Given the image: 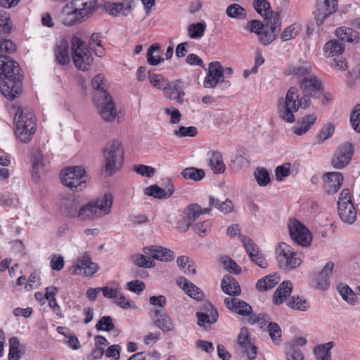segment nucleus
<instances>
[{
  "label": "nucleus",
  "mask_w": 360,
  "mask_h": 360,
  "mask_svg": "<svg viewBox=\"0 0 360 360\" xmlns=\"http://www.w3.org/2000/svg\"><path fill=\"white\" fill-rule=\"evenodd\" d=\"M335 35L340 41L352 42L358 37V33L352 28L341 27L335 30Z\"/></svg>",
  "instance_id": "4c0bfd02"
},
{
  "label": "nucleus",
  "mask_w": 360,
  "mask_h": 360,
  "mask_svg": "<svg viewBox=\"0 0 360 360\" xmlns=\"http://www.w3.org/2000/svg\"><path fill=\"white\" fill-rule=\"evenodd\" d=\"M307 343V339H294L288 344L285 349L287 360H302L303 356L298 347Z\"/></svg>",
  "instance_id": "393cba45"
},
{
  "label": "nucleus",
  "mask_w": 360,
  "mask_h": 360,
  "mask_svg": "<svg viewBox=\"0 0 360 360\" xmlns=\"http://www.w3.org/2000/svg\"><path fill=\"white\" fill-rule=\"evenodd\" d=\"M254 176L259 186H266L270 182L269 172L264 167H257L254 172Z\"/></svg>",
  "instance_id": "09e8293b"
},
{
  "label": "nucleus",
  "mask_w": 360,
  "mask_h": 360,
  "mask_svg": "<svg viewBox=\"0 0 360 360\" xmlns=\"http://www.w3.org/2000/svg\"><path fill=\"white\" fill-rule=\"evenodd\" d=\"M345 49V44L337 39L330 40L323 46V52L326 57L338 56L342 54Z\"/></svg>",
  "instance_id": "72a5a7b5"
},
{
  "label": "nucleus",
  "mask_w": 360,
  "mask_h": 360,
  "mask_svg": "<svg viewBox=\"0 0 360 360\" xmlns=\"http://www.w3.org/2000/svg\"><path fill=\"white\" fill-rule=\"evenodd\" d=\"M224 304L232 311L242 316H250L252 314V307L246 302L236 297H226Z\"/></svg>",
  "instance_id": "a211bd4d"
},
{
  "label": "nucleus",
  "mask_w": 360,
  "mask_h": 360,
  "mask_svg": "<svg viewBox=\"0 0 360 360\" xmlns=\"http://www.w3.org/2000/svg\"><path fill=\"white\" fill-rule=\"evenodd\" d=\"M354 153V148L351 143H345L334 153L331 160L332 165L337 169L345 167L350 162Z\"/></svg>",
  "instance_id": "f8f14e48"
},
{
  "label": "nucleus",
  "mask_w": 360,
  "mask_h": 360,
  "mask_svg": "<svg viewBox=\"0 0 360 360\" xmlns=\"http://www.w3.org/2000/svg\"><path fill=\"white\" fill-rule=\"evenodd\" d=\"M326 181V190L329 194L335 193L341 186L343 176L340 172H328L323 176Z\"/></svg>",
  "instance_id": "b1692460"
},
{
  "label": "nucleus",
  "mask_w": 360,
  "mask_h": 360,
  "mask_svg": "<svg viewBox=\"0 0 360 360\" xmlns=\"http://www.w3.org/2000/svg\"><path fill=\"white\" fill-rule=\"evenodd\" d=\"M238 344L242 352L245 353L249 359L252 360L256 357L257 347L250 342V339H238Z\"/></svg>",
  "instance_id": "37998d69"
},
{
  "label": "nucleus",
  "mask_w": 360,
  "mask_h": 360,
  "mask_svg": "<svg viewBox=\"0 0 360 360\" xmlns=\"http://www.w3.org/2000/svg\"><path fill=\"white\" fill-rule=\"evenodd\" d=\"M91 85L93 88L96 89V92L94 96L100 95V93H103V94H110L107 91V82L103 74H98L96 75L91 80Z\"/></svg>",
  "instance_id": "ea45409f"
},
{
  "label": "nucleus",
  "mask_w": 360,
  "mask_h": 360,
  "mask_svg": "<svg viewBox=\"0 0 360 360\" xmlns=\"http://www.w3.org/2000/svg\"><path fill=\"white\" fill-rule=\"evenodd\" d=\"M248 321L250 323L252 324L257 323L260 326L261 329L264 330L266 329V326L269 323L271 322L270 317L266 314L264 313L259 314H251L248 317Z\"/></svg>",
  "instance_id": "3c124183"
},
{
  "label": "nucleus",
  "mask_w": 360,
  "mask_h": 360,
  "mask_svg": "<svg viewBox=\"0 0 360 360\" xmlns=\"http://www.w3.org/2000/svg\"><path fill=\"white\" fill-rule=\"evenodd\" d=\"M240 240L251 261L261 268H266L268 266L267 261L265 259L262 253L259 251L258 247L252 242V240L243 236H240Z\"/></svg>",
  "instance_id": "ddd939ff"
},
{
  "label": "nucleus",
  "mask_w": 360,
  "mask_h": 360,
  "mask_svg": "<svg viewBox=\"0 0 360 360\" xmlns=\"http://www.w3.org/2000/svg\"><path fill=\"white\" fill-rule=\"evenodd\" d=\"M13 122L16 138L22 143H29L37 129L35 115L32 110L18 107Z\"/></svg>",
  "instance_id": "20e7f679"
},
{
  "label": "nucleus",
  "mask_w": 360,
  "mask_h": 360,
  "mask_svg": "<svg viewBox=\"0 0 360 360\" xmlns=\"http://www.w3.org/2000/svg\"><path fill=\"white\" fill-rule=\"evenodd\" d=\"M290 236L297 244L307 247L311 244L312 236L307 228L297 220L290 221L288 225Z\"/></svg>",
  "instance_id": "9b49d317"
},
{
  "label": "nucleus",
  "mask_w": 360,
  "mask_h": 360,
  "mask_svg": "<svg viewBox=\"0 0 360 360\" xmlns=\"http://www.w3.org/2000/svg\"><path fill=\"white\" fill-rule=\"evenodd\" d=\"M181 174L184 179L195 181H200L205 175L203 169L195 167H187L183 169Z\"/></svg>",
  "instance_id": "a18cd8bd"
},
{
  "label": "nucleus",
  "mask_w": 360,
  "mask_h": 360,
  "mask_svg": "<svg viewBox=\"0 0 360 360\" xmlns=\"http://www.w3.org/2000/svg\"><path fill=\"white\" fill-rule=\"evenodd\" d=\"M134 171L146 177H152L155 173V169L145 165H139L134 167Z\"/></svg>",
  "instance_id": "338daca9"
},
{
  "label": "nucleus",
  "mask_w": 360,
  "mask_h": 360,
  "mask_svg": "<svg viewBox=\"0 0 360 360\" xmlns=\"http://www.w3.org/2000/svg\"><path fill=\"white\" fill-rule=\"evenodd\" d=\"M143 252L153 258L162 262L172 261L174 257L173 251L169 249L161 246H150L146 247Z\"/></svg>",
  "instance_id": "aec40b11"
},
{
  "label": "nucleus",
  "mask_w": 360,
  "mask_h": 360,
  "mask_svg": "<svg viewBox=\"0 0 360 360\" xmlns=\"http://www.w3.org/2000/svg\"><path fill=\"white\" fill-rule=\"evenodd\" d=\"M340 295L348 303L354 304L356 297L355 293L347 285L339 288Z\"/></svg>",
  "instance_id": "69168bd1"
},
{
  "label": "nucleus",
  "mask_w": 360,
  "mask_h": 360,
  "mask_svg": "<svg viewBox=\"0 0 360 360\" xmlns=\"http://www.w3.org/2000/svg\"><path fill=\"white\" fill-rule=\"evenodd\" d=\"M276 259L280 269L290 271L302 262V255L285 243H280L275 250Z\"/></svg>",
  "instance_id": "423d86ee"
},
{
  "label": "nucleus",
  "mask_w": 360,
  "mask_h": 360,
  "mask_svg": "<svg viewBox=\"0 0 360 360\" xmlns=\"http://www.w3.org/2000/svg\"><path fill=\"white\" fill-rule=\"evenodd\" d=\"M350 122L353 129L360 133V104L354 107L350 115Z\"/></svg>",
  "instance_id": "5fc2aeb1"
},
{
  "label": "nucleus",
  "mask_w": 360,
  "mask_h": 360,
  "mask_svg": "<svg viewBox=\"0 0 360 360\" xmlns=\"http://www.w3.org/2000/svg\"><path fill=\"white\" fill-rule=\"evenodd\" d=\"M198 133L197 128L195 127H180L178 130L174 131V134L178 137L190 136L193 137Z\"/></svg>",
  "instance_id": "680f3d73"
},
{
  "label": "nucleus",
  "mask_w": 360,
  "mask_h": 360,
  "mask_svg": "<svg viewBox=\"0 0 360 360\" xmlns=\"http://www.w3.org/2000/svg\"><path fill=\"white\" fill-rule=\"evenodd\" d=\"M311 97L313 96L309 94L303 93V96L299 99L297 88L290 87L286 93L284 101L278 104L279 117L287 122H294L295 120L294 113L297 111L299 107L302 108H309Z\"/></svg>",
  "instance_id": "7ed1b4c3"
},
{
  "label": "nucleus",
  "mask_w": 360,
  "mask_h": 360,
  "mask_svg": "<svg viewBox=\"0 0 360 360\" xmlns=\"http://www.w3.org/2000/svg\"><path fill=\"white\" fill-rule=\"evenodd\" d=\"M288 305L293 309L302 311H305L309 308V302L307 300L300 296H292Z\"/></svg>",
  "instance_id": "49530a36"
},
{
  "label": "nucleus",
  "mask_w": 360,
  "mask_h": 360,
  "mask_svg": "<svg viewBox=\"0 0 360 360\" xmlns=\"http://www.w3.org/2000/svg\"><path fill=\"white\" fill-rule=\"evenodd\" d=\"M338 214L342 221L352 224L356 219V211L353 203H340L338 206Z\"/></svg>",
  "instance_id": "a878e982"
},
{
  "label": "nucleus",
  "mask_w": 360,
  "mask_h": 360,
  "mask_svg": "<svg viewBox=\"0 0 360 360\" xmlns=\"http://www.w3.org/2000/svg\"><path fill=\"white\" fill-rule=\"evenodd\" d=\"M311 70V66L307 63H303L300 65L290 66L287 70V72L288 75L301 77L309 74Z\"/></svg>",
  "instance_id": "8fccbe9b"
},
{
  "label": "nucleus",
  "mask_w": 360,
  "mask_h": 360,
  "mask_svg": "<svg viewBox=\"0 0 360 360\" xmlns=\"http://www.w3.org/2000/svg\"><path fill=\"white\" fill-rule=\"evenodd\" d=\"M334 268V263L328 262L326 264L320 274L316 277V288L320 290L328 289L330 285V276Z\"/></svg>",
  "instance_id": "bb28decb"
},
{
  "label": "nucleus",
  "mask_w": 360,
  "mask_h": 360,
  "mask_svg": "<svg viewBox=\"0 0 360 360\" xmlns=\"http://www.w3.org/2000/svg\"><path fill=\"white\" fill-rule=\"evenodd\" d=\"M264 18L266 20V27L258 36L259 41L263 45L266 46L270 44L276 39V37L279 33L281 30V20L278 13L275 14L272 13L271 17Z\"/></svg>",
  "instance_id": "9d476101"
},
{
  "label": "nucleus",
  "mask_w": 360,
  "mask_h": 360,
  "mask_svg": "<svg viewBox=\"0 0 360 360\" xmlns=\"http://www.w3.org/2000/svg\"><path fill=\"white\" fill-rule=\"evenodd\" d=\"M160 46L158 44H153L147 51V61L150 65H157L164 61V58L159 55H154L155 51H159Z\"/></svg>",
  "instance_id": "de8ad7c7"
},
{
  "label": "nucleus",
  "mask_w": 360,
  "mask_h": 360,
  "mask_svg": "<svg viewBox=\"0 0 360 360\" xmlns=\"http://www.w3.org/2000/svg\"><path fill=\"white\" fill-rule=\"evenodd\" d=\"M302 93L309 94L316 97L321 94L322 85L321 81L315 76L305 77L299 82Z\"/></svg>",
  "instance_id": "f3484780"
},
{
  "label": "nucleus",
  "mask_w": 360,
  "mask_h": 360,
  "mask_svg": "<svg viewBox=\"0 0 360 360\" xmlns=\"http://www.w3.org/2000/svg\"><path fill=\"white\" fill-rule=\"evenodd\" d=\"M148 79L150 84L156 89L165 91L169 88V81L162 75L148 72Z\"/></svg>",
  "instance_id": "58836bf2"
},
{
  "label": "nucleus",
  "mask_w": 360,
  "mask_h": 360,
  "mask_svg": "<svg viewBox=\"0 0 360 360\" xmlns=\"http://www.w3.org/2000/svg\"><path fill=\"white\" fill-rule=\"evenodd\" d=\"M115 303L122 309L135 308V303L133 301L128 300L120 290L119 295L115 299Z\"/></svg>",
  "instance_id": "e2e57ef3"
},
{
  "label": "nucleus",
  "mask_w": 360,
  "mask_h": 360,
  "mask_svg": "<svg viewBox=\"0 0 360 360\" xmlns=\"http://www.w3.org/2000/svg\"><path fill=\"white\" fill-rule=\"evenodd\" d=\"M209 204L210 206L217 208L224 214L230 213L233 209V203L229 199H226L225 201H220L217 198L210 197Z\"/></svg>",
  "instance_id": "a19ab883"
},
{
  "label": "nucleus",
  "mask_w": 360,
  "mask_h": 360,
  "mask_svg": "<svg viewBox=\"0 0 360 360\" xmlns=\"http://www.w3.org/2000/svg\"><path fill=\"white\" fill-rule=\"evenodd\" d=\"M104 10L112 16H117L119 13L123 15H127L131 11V4L128 1L120 3L105 2L103 4Z\"/></svg>",
  "instance_id": "5701e85b"
},
{
  "label": "nucleus",
  "mask_w": 360,
  "mask_h": 360,
  "mask_svg": "<svg viewBox=\"0 0 360 360\" xmlns=\"http://www.w3.org/2000/svg\"><path fill=\"white\" fill-rule=\"evenodd\" d=\"M292 289V283L290 281H283L276 290L274 294V301L276 304H282L290 295Z\"/></svg>",
  "instance_id": "c756f323"
},
{
  "label": "nucleus",
  "mask_w": 360,
  "mask_h": 360,
  "mask_svg": "<svg viewBox=\"0 0 360 360\" xmlns=\"http://www.w3.org/2000/svg\"><path fill=\"white\" fill-rule=\"evenodd\" d=\"M94 101L103 120L108 122L115 120L117 116L116 105L110 94L100 93V95L94 96Z\"/></svg>",
  "instance_id": "1a4fd4ad"
},
{
  "label": "nucleus",
  "mask_w": 360,
  "mask_h": 360,
  "mask_svg": "<svg viewBox=\"0 0 360 360\" xmlns=\"http://www.w3.org/2000/svg\"><path fill=\"white\" fill-rule=\"evenodd\" d=\"M96 328L98 330L110 331L114 329L112 319L109 316H104L100 319L96 324Z\"/></svg>",
  "instance_id": "4d7b16f0"
},
{
  "label": "nucleus",
  "mask_w": 360,
  "mask_h": 360,
  "mask_svg": "<svg viewBox=\"0 0 360 360\" xmlns=\"http://www.w3.org/2000/svg\"><path fill=\"white\" fill-rule=\"evenodd\" d=\"M113 196L110 193L80 205L79 198L72 195L62 196L58 206L63 214L84 221L101 218L111 212Z\"/></svg>",
  "instance_id": "f257e3e1"
},
{
  "label": "nucleus",
  "mask_w": 360,
  "mask_h": 360,
  "mask_svg": "<svg viewBox=\"0 0 360 360\" xmlns=\"http://www.w3.org/2000/svg\"><path fill=\"white\" fill-rule=\"evenodd\" d=\"M25 353V346L19 339H9L8 360H19Z\"/></svg>",
  "instance_id": "f704fd0d"
},
{
  "label": "nucleus",
  "mask_w": 360,
  "mask_h": 360,
  "mask_svg": "<svg viewBox=\"0 0 360 360\" xmlns=\"http://www.w3.org/2000/svg\"><path fill=\"white\" fill-rule=\"evenodd\" d=\"M105 167L109 175L117 171L122 165L124 158V150L118 141H112L103 149Z\"/></svg>",
  "instance_id": "6e6552de"
},
{
  "label": "nucleus",
  "mask_w": 360,
  "mask_h": 360,
  "mask_svg": "<svg viewBox=\"0 0 360 360\" xmlns=\"http://www.w3.org/2000/svg\"><path fill=\"white\" fill-rule=\"evenodd\" d=\"M53 52L56 61L58 64L65 65L70 63L69 44L65 39L63 38L56 41Z\"/></svg>",
  "instance_id": "6ab92c4d"
},
{
  "label": "nucleus",
  "mask_w": 360,
  "mask_h": 360,
  "mask_svg": "<svg viewBox=\"0 0 360 360\" xmlns=\"http://www.w3.org/2000/svg\"><path fill=\"white\" fill-rule=\"evenodd\" d=\"M333 342L319 345L314 347V354L316 360H331L330 349L334 347Z\"/></svg>",
  "instance_id": "c9c22d12"
},
{
  "label": "nucleus",
  "mask_w": 360,
  "mask_h": 360,
  "mask_svg": "<svg viewBox=\"0 0 360 360\" xmlns=\"http://www.w3.org/2000/svg\"><path fill=\"white\" fill-rule=\"evenodd\" d=\"M253 5L256 11L262 16L266 18L271 16L273 11L267 0H253Z\"/></svg>",
  "instance_id": "c03bdc74"
},
{
  "label": "nucleus",
  "mask_w": 360,
  "mask_h": 360,
  "mask_svg": "<svg viewBox=\"0 0 360 360\" xmlns=\"http://www.w3.org/2000/svg\"><path fill=\"white\" fill-rule=\"evenodd\" d=\"M134 264L143 268H149L153 266V262L148 259L145 255L137 254L131 257Z\"/></svg>",
  "instance_id": "bf43d9fd"
},
{
  "label": "nucleus",
  "mask_w": 360,
  "mask_h": 360,
  "mask_svg": "<svg viewBox=\"0 0 360 360\" xmlns=\"http://www.w3.org/2000/svg\"><path fill=\"white\" fill-rule=\"evenodd\" d=\"M60 176L63 185L74 192L84 189L89 181L85 169L78 166L63 169Z\"/></svg>",
  "instance_id": "39448f33"
},
{
  "label": "nucleus",
  "mask_w": 360,
  "mask_h": 360,
  "mask_svg": "<svg viewBox=\"0 0 360 360\" xmlns=\"http://www.w3.org/2000/svg\"><path fill=\"white\" fill-rule=\"evenodd\" d=\"M98 265L92 262L88 255H84L77 259L76 264L72 266V271L77 275L91 276L98 270Z\"/></svg>",
  "instance_id": "2eb2a0df"
},
{
  "label": "nucleus",
  "mask_w": 360,
  "mask_h": 360,
  "mask_svg": "<svg viewBox=\"0 0 360 360\" xmlns=\"http://www.w3.org/2000/svg\"><path fill=\"white\" fill-rule=\"evenodd\" d=\"M316 120V116L314 114L304 117L301 121H298L297 124L292 128V132L297 136L303 135L309 131Z\"/></svg>",
  "instance_id": "473e14b6"
},
{
  "label": "nucleus",
  "mask_w": 360,
  "mask_h": 360,
  "mask_svg": "<svg viewBox=\"0 0 360 360\" xmlns=\"http://www.w3.org/2000/svg\"><path fill=\"white\" fill-rule=\"evenodd\" d=\"M205 309L206 311L197 312L196 316L198 317V325L206 327V326H209L215 322L219 315L217 311L210 303H207L205 305Z\"/></svg>",
  "instance_id": "4be33fe9"
},
{
  "label": "nucleus",
  "mask_w": 360,
  "mask_h": 360,
  "mask_svg": "<svg viewBox=\"0 0 360 360\" xmlns=\"http://www.w3.org/2000/svg\"><path fill=\"white\" fill-rule=\"evenodd\" d=\"M180 84V80H176L172 83L169 82V86L165 90L164 92L170 99H173L179 103H182L184 102L185 93Z\"/></svg>",
  "instance_id": "7c9ffc66"
},
{
  "label": "nucleus",
  "mask_w": 360,
  "mask_h": 360,
  "mask_svg": "<svg viewBox=\"0 0 360 360\" xmlns=\"http://www.w3.org/2000/svg\"><path fill=\"white\" fill-rule=\"evenodd\" d=\"M280 277L275 274H270L261 279L257 283V288L260 291H266L274 288L280 281Z\"/></svg>",
  "instance_id": "e433bc0d"
},
{
  "label": "nucleus",
  "mask_w": 360,
  "mask_h": 360,
  "mask_svg": "<svg viewBox=\"0 0 360 360\" xmlns=\"http://www.w3.org/2000/svg\"><path fill=\"white\" fill-rule=\"evenodd\" d=\"M184 214L193 223L202 214V207L197 203H193L185 209Z\"/></svg>",
  "instance_id": "864d4df0"
},
{
  "label": "nucleus",
  "mask_w": 360,
  "mask_h": 360,
  "mask_svg": "<svg viewBox=\"0 0 360 360\" xmlns=\"http://www.w3.org/2000/svg\"><path fill=\"white\" fill-rule=\"evenodd\" d=\"M205 22L192 23L188 27V36L191 39H201L206 30Z\"/></svg>",
  "instance_id": "79ce46f5"
},
{
  "label": "nucleus",
  "mask_w": 360,
  "mask_h": 360,
  "mask_svg": "<svg viewBox=\"0 0 360 360\" xmlns=\"http://www.w3.org/2000/svg\"><path fill=\"white\" fill-rule=\"evenodd\" d=\"M226 13L228 16L238 19H243L246 15L245 9L237 4H233L229 6Z\"/></svg>",
  "instance_id": "603ef678"
},
{
  "label": "nucleus",
  "mask_w": 360,
  "mask_h": 360,
  "mask_svg": "<svg viewBox=\"0 0 360 360\" xmlns=\"http://www.w3.org/2000/svg\"><path fill=\"white\" fill-rule=\"evenodd\" d=\"M177 284L190 297L195 300H202L205 297L203 292L198 286L188 281L184 277L179 278L177 280Z\"/></svg>",
  "instance_id": "412c9836"
},
{
  "label": "nucleus",
  "mask_w": 360,
  "mask_h": 360,
  "mask_svg": "<svg viewBox=\"0 0 360 360\" xmlns=\"http://www.w3.org/2000/svg\"><path fill=\"white\" fill-rule=\"evenodd\" d=\"M32 167L35 173L44 167V156L40 150H35L32 155Z\"/></svg>",
  "instance_id": "052dcab7"
},
{
  "label": "nucleus",
  "mask_w": 360,
  "mask_h": 360,
  "mask_svg": "<svg viewBox=\"0 0 360 360\" xmlns=\"http://www.w3.org/2000/svg\"><path fill=\"white\" fill-rule=\"evenodd\" d=\"M23 75L17 62L6 56H0V91L9 100H14L22 90Z\"/></svg>",
  "instance_id": "f03ea898"
},
{
  "label": "nucleus",
  "mask_w": 360,
  "mask_h": 360,
  "mask_svg": "<svg viewBox=\"0 0 360 360\" xmlns=\"http://www.w3.org/2000/svg\"><path fill=\"white\" fill-rule=\"evenodd\" d=\"M174 191L173 186H169L167 190L160 188L158 185L150 186L144 189L146 195L159 199L169 198L174 193Z\"/></svg>",
  "instance_id": "2f4dec72"
},
{
  "label": "nucleus",
  "mask_w": 360,
  "mask_h": 360,
  "mask_svg": "<svg viewBox=\"0 0 360 360\" xmlns=\"http://www.w3.org/2000/svg\"><path fill=\"white\" fill-rule=\"evenodd\" d=\"M209 166L214 174L223 173L226 169L222 155L218 151H210L207 153Z\"/></svg>",
  "instance_id": "cd10ccee"
},
{
  "label": "nucleus",
  "mask_w": 360,
  "mask_h": 360,
  "mask_svg": "<svg viewBox=\"0 0 360 360\" xmlns=\"http://www.w3.org/2000/svg\"><path fill=\"white\" fill-rule=\"evenodd\" d=\"M50 265L53 270L60 271L65 265L63 257L59 255L53 254L51 256Z\"/></svg>",
  "instance_id": "774afa93"
},
{
  "label": "nucleus",
  "mask_w": 360,
  "mask_h": 360,
  "mask_svg": "<svg viewBox=\"0 0 360 360\" xmlns=\"http://www.w3.org/2000/svg\"><path fill=\"white\" fill-rule=\"evenodd\" d=\"M221 262L224 269L229 272L238 274L240 272L241 269L239 265L230 257L225 256L221 258Z\"/></svg>",
  "instance_id": "13d9d810"
},
{
  "label": "nucleus",
  "mask_w": 360,
  "mask_h": 360,
  "mask_svg": "<svg viewBox=\"0 0 360 360\" xmlns=\"http://www.w3.org/2000/svg\"><path fill=\"white\" fill-rule=\"evenodd\" d=\"M337 8L338 0H317L314 11L317 24L321 25L326 18L335 12Z\"/></svg>",
  "instance_id": "4468645a"
},
{
  "label": "nucleus",
  "mask_w": 360,
  "mask_h": 360,
  "mask_svg": "<svg viewBox=\"0 0 360 360\" xmlns=\"http://www.w3.org/2000/svg\"><path fill=\"white\" fill-rule=\"evenodd\" d=\"M221 288L224 292L231 296L240 294L241 290L238 281L231 276L226 275L221 281Z\"/></svg>",
  "instance_id": "c85d7f7f"
},
{
  "label": "nucleus",
  "mask_w": 360,
  "mask_h": 360,
  "mask_svg": "<svg viewBox=\"0 0 360 360\" xmlns=\"http://www.w3.org/2000/svg\"><path fill=\"white\" fill-rule=\"evenodd\" d=\"M72 58L75 68L79 70H88L93 61L91 52L85 46L84 42L74 36L71 39Z\"/></svg>",
  "instance_id": "0eeeda50"
},
{
  "label": "nucleus",
  "mask_w": 360,
  "mask_h": 360,
  "mask_svg": "<svg viewBox=\"0 0 360 360\" xmlns=\"http://www.w3.org/2000/svg\"><path fill=\"white\" fill-rule=\"evenodd\" d=\"M266 27L264 25L258 20H253L250 21L246 26L245 30H248L250 32H254L259 35L262 30Z\"/></svg>",
  "instance_id": "0e129e2a"
},
{
  "label": "nucleus",
  "mask_w": 360,
  "mask_h": 360,
  "mask_svg": "<svg viewBox=\"0 0 360 360\" xmlns=\"http://www.w3.org/2000/svg\"><path fill=\"white\" fill-rule=\"evenodd\" d=\"M150 316L155 325L163 331H171L174 329V324L165 309H153Z\"/></svg>",
  "instance_id": "dca6fc26"
},
{
  "label": "nucleus",
  "mask_w": 360,
  "mask_h": 360,
  "mask_svg": "<svg viewBox=\"0 0 360 360\" xmlns=\"http://www.w3.org/2000/svg\"><path fill=\"white\" fill-rule=\"evenodd\" d=\"M335 131V127L333 124L329 123L327 124L326 126H324L319 134L317 135L316 138L318 139V143H321L326 141V139L330 138Z\"/></svg>",
  "instance_id": "6e6d98bb"
}]
</instances>
